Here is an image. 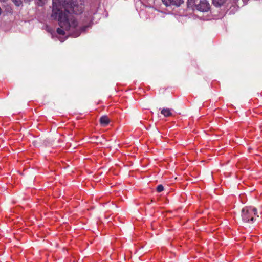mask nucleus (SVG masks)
I'll use <instances>...</instances> for the list:
<instances>
[{"label": "nucleus", "instance_id": "f8f14e48", "mask_svg": "<svg viewBox=\"0 0 262 262\" xmlns=\"http://www.w3.org/2000/svg\"><path fill=\"white\" fill-rule=\"evenodd\" d=\"M164 190V187L162 185H159L157 187V191L161 192Z\"/></svg>", "mask_w": 262, "mask_h": 262}, {"label": "nucleus", "instance_id": "0eeeda50", "mask_svg": "<svg viewBox=\"0 0 262 262\" xmlns=\"http://www.w3.org/2000/svg\"><path fill=\"white\" fill-rule=\"evenodd\" d=\"M184 2V0H171V5L179 7Z\"/></svg>", "mask_w": 262, "mask_h": 262}, {"label": "nucleus", "instance_id": "423d86ee", "mask_svg": "<svg viewBox=\"0 0 262 262\" xmlns=\"http://www.w3.org/2000/svg\"><path fill=\"white\" fill-rule=\"evenodd\" d=\"M226 0H212V4L215 7H221L223 5L225 2Z\"/></svg>", "mask_w": 262, "mask_h": 262}, {"label": "nucleus", "instance_id": "6e6552de", "mask_svg": "<svg viewBox=\"0 0 262 262\" xmlns=\"http://www.w3.org/2000/svg\"><path fill=\"white\" fill-rule=\"evenodd\" d=\"M195 0H188L187 5L188 7L192 8L193 6H195Z\"/></svg>", "mask_w": 262, "mask_h": 262}, {"label": "nucleus", "instance_id": "4468645a", "mask_svg": "<svg viewBox=\"0 0 262 262\" xmlns=\"http://www.w3.org/2000/svg\"><path fill=\"white\" fill-rule=\"evenodd\" d=\"M0 1H2V2H5L7 1L8 0H0Z\"/></svg>", "mask_w": 262, "mask_h": 262}, {"label": "nucleus", "instance_id": "f257e3e1", "mask_svg": "<svg viewBox=\"0 0 262 262\" xmlns=\"http://www.w3.org/2000/svg\"><path fill=\"white\" fill-rule=\"evenodd\" d=\"M83 9L82 4H79L76 0H59L58 6L55 7L53 5L51 17L54 19H58L60 27L57 29V32L64 35V30H67L73 37L79 36L88 27L79 26L73 14H80Z\"/></svg>", "mask_w": 262, "mask_h": 262}, {"label": "nucleus", "instance_id": "9b49d317", "mask_svg": "<svg viewBox=\"0 0 262 262\" xmlns=\"http://www.w3.org/2000/svg\"><path fill=\"white\" fill-rule=\"evenodd\" d=\"M162 1L166 6L171 5V0H162Z\"/></svg>", "mask_w": 262, "mask_h": 262}, {"label": "nucleus", "instance_id": "9d476101", "mask_svg": "<svg viewBox=\"0 0 262 262\" xmlns=\"http://www.w3.org/2000/svg\"><path fill=\"white\" fill-rule=\"evenodd\" d=\"M13 3L16 6H20L22 5L23 2L21 0H11Z\"/></svg>", "mask_w": 262, "mask_h": 262}, {"label": "nucleus", "instance_id": "20e7f679", "mask_svg": "<svg viewBox=\"0 0 262 262\" xmlns=\"http://www.w3.org/2000/svg\"><path fill=\"white\" fill-rule=\"evenodd\" d=\"M100 123L102 126H106L110 123V119L107 116H102L100 118Z\"/></svg>", "mask_w": 262, "mask_h": 262}, {"label": "nucleus", "instance_id": "f03ea898", "mask_svg": "<svg viewBox=\"0 0 262 262\" xmlns=\"http://www.w3.org/2000/svg\"><path fill=\"white\" fill-rule=\"evenodd\" d=\"M242 217L243 221L245 222L254 220V217L251 215V210H248L246 207L244 208L242 210Z\"/></svg>", "mask_w": 262, "mask_h": 262}, {"label": "nucleus", "instance_id": "1a4fd4ad", "mask_svg": "<svg viewBox=\"0 0 262 262\" xmlns=\"http://www.w3.org/2000/svg\"><path fill=\"white\" fill-rule=\"evenodd\" d=\"M247 209L248 210H251V215H253V213L254 215H256L257 214V209L256 208H252L251 207H246Z\"/></svg>", "mask_w": 262, "mask_h": 262}, {"label": "nucleus", "instance_id": "39448f33", "mask_svg": "<svg viewBox=\"0 0 262 262\" xmlns=\"http://www.w3.org/2000/svg\"><path fill=\"white\" fill-rule=\"evenodd\" d=\"M161 113L165 117H169L172 116V113L170 112V110L168 108H163L161 111Z\"/></svg>", "mask_w": 262, "mask_h": 262}, {"label": "nucleus", "instance_id": "7ed1b4c3", "mask_svg": "<svg viewBox=\"0 0 262 262\" xmlns=\"http://www.w3.org/2000/svg\"><path fill=\"white\" fill-rule=\"evenodd\" d=\"M195 8L202 12L208 11L210 9V5L207 0H200L199 4L195 5Z\"/></svg>", "mask_w": 262, "mask_h": 262}, {"label": "nucleus", "instance_id": "ddd939ff", "mask_svg": "<svg viewBox=\"0 0 262 262\" xmlns=\"http://www.w3.org/2000/svg\"><path fill=\"white\" fill-rule=\"evenodd\" d=\"M24 1L25 3H28V2L31 1L32 0H24Z\"/></svg>", "mask_w": 262, "mask_h": 262}]
</instances>
